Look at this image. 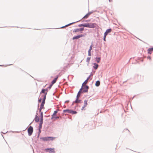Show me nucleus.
<instances>
[{
	"instance_id": "1",
	"label": "nucleus",
	"mask_w": 153,
	"mask_h": 153,
	"mask_svg": "<svg viewBox=\"0 0 153 153\" xmlns=\"http://www.w3.org/2000/svg\"><path fill=\"white\" fill-rule=\"evenodd\" d=\"M56 137H42L40 138V139L44 141H53L55 139Z\"/></svg>"
},
{
	"instance_id": "2",
	"label": "nucleus",
	"mask_w": 153,
	"mask_h": 153,
	"mask_svg": "<svg viewBox=\"0 0 153 153\" xmlns=\"http://www.w3.org/2000/svg\"><path fill=\"white\" fill-rule=\"evenodd\" d=\"M96 24L94 23H88L85 24V27L91 28H94L96 27Z\"/></svg>"
},
{
	"instance_id": "3",
	"label": "nucleus",
	"mask_w": 153,
	"mask_h": 153,
	"mask_svg": "<svg viewBox=\"0 0 153 153\" xmlns=\"http://www.w3.org/2000/svg\"><path fill=\"white\" fill-rule=\"evenodd\" d=\"M46 99V95H45L44 97V98L41 104L40 108V111H41V110L44 108V105L45 103V101Z\"/></svg>"
},
{
	"instance_id": "4",
	"label": "nucleus",
	"mask_w": 153,
	"mask_h": 153,
	"mask_svg": "<svg viewBox=\"0 0 153 153\" xmlns=\"http://www.w3.org/2000/svg\"><path fill=\"white\" fill-rule=\"evenodd\" d=\"M33 131V128L32 127L30 126L27 129V132L28 135L30 136L32 134Z\"/></svg>"
},
{
	"instance_id": "5",
	"label": "nucleus",
	"mask_w": 153,
	"mask_h": 153,
	"mask_svg": "<svg viewBox=\"0 0 153 153\" xmlns=\"http://www.w3.org/2000/svg\"><path fill=\"white\" fill-rule=\"evenodd\" d=\"M45 151L49 153H55V151L54 148L46 149Z\"/></svg>"
},
{
	"instance_id": "6",
	"label": "nucleus",
	"mask_w": 153,
	"mask_h": 153,
	"mask_svg": "<svg viewBox=\"0 0 153 153\" xmlns=\"http://www.w3.org/2000/svg\"><path fill=\"white\" fill-rule=\"evenodd\" d=\"M64 112L65 113L67 112L68 113H71L72 114H76L77 113V112L76 111L70 110L68 109L64 110Z\"/></svg>"
},
{
	"instance_id": "7",
	"label": "nucleus",
	"mask_w": 153,
	"mask_h": 153,
	"mask_svg": "<svg viewBox=\"0 0 153 153\" xmlns=\"http://www.w3.org/2000/svg\"><path fill=\"white\" fill-rule=\"evenodd\" d=\"M84 36V35H82V34H81V35H78V36H74V37H73V38L72 39L73 40L76 39H79V38H80V37H83Z\"/></svg>"
},
{
	"instance_id": "8",
	"label": "nucleus",
	"mask_w": 153,
	"mask_h": 153,
	"mask_svg": "<svg viewBox=\"0 0 153 153\" xmlns=\"http://www.w3.org/2000/svg\"><path fill=\"white\" fill-rule=\"evenodd\" d=\"M87 102H88V100H85L84 101V106L83 107H82V110L85 109V108L86 106L88 105Z\"/></svg>"
},
{
	"instance_id": "9",
	"label": "nucleus",
	"mask_w": 153,
	"mask_h": 153,
	"mask_svg": "<svg viewBox=\"0 0 153 153\" xmlns=\"http://www.w3.org/2000/svg\"><path fill=\"white\" fill-rule=\"evenodd\" d=\"M153 51V48H149L147 50L148 53L150 54H152Z\"/></svg>"
},
{
	"instance_id": "10",
	"label": "nucleus",
	"mask_w": 153,
	"mask_h": 153,
	"mask_svg": "<svg viewBox=\"0 0 153 153\" xmlns=\"http://www.w3.org/2000/svg\"><path fill=\"white\" fill-rule=\"evenodd\" d=\"M82 88L80 89L79 91V92L77 94V96H76V98H79V97H80V94L82 92Z\"/></svg>"
},
{
	"instance_id": "11",
	"label": "nucleus",
	"mask_w": 153,
	"mask_h": 153,
	"mask_svg": "<svg viewBox=\"0 0 153 153\" xmlns=\"http://www.w3.org/2000/svg\"><path fill=\"white\" fill-rule=\"evenodd\" d=\"M48 89H42V90L41 93L43 94H45V95H46L47 94V92H48Z\"/></svg>"
},
{
	"instance_id": "12",
	"label": "nucleus",
	"mask_w": 153,
	"mask_h": 153,
	"mask_svg": "<svg viewBox=\"0 0 153 153\" xmlns=\"http://www.w3.org/2000/svg\"><path fill=\"white\" fill-rule=\"evenodd\" d=\"M91 76V75H90L87 78V79H86V80L83 83L82 85V86H83L84 85H85V84H87V83L89 79H90V77Z\"/></svg>"
},
{
	"instance_id": "13",
	"label": "nucleus",
	"mask_w": 153,
	"mask_h": 153,
	"mask_svg": "<svg viewBox=\"0 0 153 153\" xmlns=\"http://www.w3.org/2000/svg\"><path fill=\"white\" fill-rule=\"evenodd\" d=\"M111 29H107L106 30V32L105 33L104 35H105V36H107V35L108 33H109L111 32Z\"/></svg>"
},
{
	"instance_id": "14",
	"label": "nucleus",
	"mask_w": 153,
	"mask_h": 153,
	"mask_svg": "<svg viewBox=\"0 0 153 153\" xmlns=\"http://www.w3.org/2000/svg\"><path fill=\"white\" fill-rule=\"evenodd\" d=\"M88 86H86L85 87H84L83 88V89H84V90H83L82 91V92H87L88 91Z\"/></svg>"
},
{
	"instance_id": "15",
	"label": "nucleus",
	"mask_w": 153,
	"mask_h": 153,
	"mask_svg": "<svg viewBox=\"0 0 153 153\" xmlns=\"http://www.w3.org/2000/svg\"><path fill=\"white\" fill-rule=\"evenodd\" d=\"M58 76H56V78H55V79L53 80V81H52V82H51V84H52V85H53L55 83H56L57 79L58 78Z\"/></svg>"
},
{
	"instance_id": "16",
	"label": "nucleus",
	"mask_w": 153,
	"mask_h": 153,
	"mask_svg": "<svg viewBox=\"0 0 153 153\" xmlns=\"http://www.w3.org/2000/svg\"><path fill=\"white\" fill-rule=\"evenodd\" d=\"M91 14V13H87L86 15L85 16H84L82 19H87V18Z\"/></svg>"
},
{
	"instance_id": "17",
	"label": "nucleus",
	"mask_w": 153,
	"mask_h": 153,
	"mask_svg": "<svg viewBox=\"0 0 153 153\" xmlns=\"http://www.w3.org/2000/svg\"><path fill=\"white\" fill-rule=\"evenodd\" d=\"M94 66H93L94 68V69H97L98 67V65L96 63H94Z\"/></svg>"
},
{
	"instance_id": "18",
	"label": "nucleus",
	"mask_w": 153,
	"mask_h": 153,
	"mask_svg": "<svg viewBox=\"0 0 153 153\" xmlns=\"http://www.w3.org/2000/svg\"><path fill=\"white\" fill-rule=\"evenodd\" d=\"M100 82L99 81H96L95 83V85L97 86H98L100 85Z\"/></svg>"
},
{
	"instance_id": "19",
	"label": "nucleus",
	"mask_w": 153,
	"mask_h": 153,
	"mask_svg": "<svg viewBox=\"0 0 153 153\" xmlns=\"http://www.w3.org/2000/svg\"><path fill=\"white\" fill-rule=\"evenodd\" d=\"M39 117L36 115L35 117V121L36 122H38L39 121Z\"/></svg>"
},
{
	"instance_id": "20",
	"label": "nucleus",
	"mask_w": 153,
	"mask_h": 153,
	"mask_svg": "<svg viewBox=\"0 0 153 153\" xmlns=\"http://www.w3.org/2000/svg\"><path fill=\"white\" fill-rule=\"evenodd\" d=\"M81 100L79 99V98H76L75 101V102L78 103L80 102Z\"/></svg>"
},
{
	"instance_id": "21",
	"label": "nucleus",
	"mask_w": 153,
	"mask_h": 153,
	"mask_svg": "<svg viewBox=\"0 0 153 153\" xmlns=\"http://www.w3.org/2000/svg\"><path fill=\"white\" fill-rule=\"evenodd\" d=\"M57 111H54V113L53 114V115L52 117V119H53L54 117V116L57 113Z\"/></svg>"
},
{
	"instance_id": "22",
	"label": "nucleus",
	"mask_w": 153,
	"mask_h": 153,
	"mask_svg": "<svg viewBox=\"0 0 153 153\" xmlns=\"http://www.w3.org/2000/svg\"><path fill=\"white\" fill-rule=\"evenodd\" d=\"M43 123V118H41V119L40 121L39 125H42Z\"/></svg>"
},
{
	"instance_id": "23",
	"label": "nucleus",
	"mask_w": 153,
	"mask_h": 153,
	"mask_svg": "<svg viewBox=\"0 0 153 153\" xmlns=\"http://www.w3.org/2000/svg\"><path fill=\"white\" fill-rule=\"evenodd\" d=\"M96 60L97 62L98 63H99L100 62V58H96Z\"/></svg>"
},
{
	"instance_id": "24",
	"label": "nucleus",
	"mask_w": 153,
	"mask_h": 153,
	"mask_svg": "<svg viewBox=\"0 0 153 153\" xmlns=\"http://www.w3.org/2000/svg\"><path fill=\"white\" fill-rule=\"evenodd\" d=\"M79 29H77L74 30L73 32L76 33V32H79Z\"/></svg>"
},
{
	"instance_id": "25",
	"label": "nucleus",
	"mask_w": 153,
	"mask_h": 153,
	"mask_svg": "<svg viewBox=\"0 0 153 153\" xmlns=\"http://www.w3.org/2000/svg\"><path fill=\"white\" fill-rule=\"evenodd\" d=\"M79 27H85V24H81L79 25Z\"/></svg>"
},
{
	"instance_id": "26",
	"label": "nucleus",
	"mask_w": 153,
	"mask_h": 153,
	"mask_svg": "<svg viewBox=\"0 0 153 153\" xmlns=\"http://www.w3.org/2000/svg\"><path fill=\"white\" fill-rule=\"evenodd\" d=\"M90 57H88L87 59V61L88 62H89L90 60Z\"/></svg>"
},
{
	"instance_id": "27",
	"label": "nucleus",
	"mask_w": 153,
	"mask_h": 153,
	"mask_svg": "<svg viewBox=\"0 0 153 153\" xmlns=\"http://www.w3.org/2000/svg\"><path fill=\"white\" fill-rule=\"evenodd\" d=\"M92 49V45H91L90 47V48L89 50V51H90L91 52V50Z\"/></svg>"
},
{
	"instance_id": "28",
	"label": "nucleus",
	"mask_w": 153,
	"mask_h": 153,
	"mask_svg": "<svg viewBox=\"0 0 153 153\" xmlns=\"http://www.w3.org/2000/svg\"><path fill=\"white\" fill-rule=\"evenodd\" d=\"M41 118H43V115L42 112L41 113Z\"/></svg>"
},
{
	"instance_id": "29",
	"label": "nucleus",
	"mask_w": 153,
	"mask_h": 153,
	"mask_svg": "<svg viewBox=\"0 0 153 153\" xmlns=\"http://www.w3.org/2000/svg\"><path fill=\"white\" fill-rule=\"evenodd\" d=\"M79 31H83L84 30V29L83 28H79Z\"/></svg>"
},
{
	"instance_id": "30",
	"label": "nucleus",
	"mask_w": 153,
	"mask_h": 153,
	"mask_svg": "<svg viewBox=\"0 0 153 153\" xmlns=\"http://www.w3.org/2000/svg\"><path fill=\"white\" fill-rule=\"evenodd\" d=\"M42 127V125H39V130H40Z\"/></svg>"
},
{
	"instance_id": "31",
	"label": "nucleus",
	"mask_w": 153,
	"mask_h": 153,
	"mask_svg": "<svg viewBox=\"0 0 153 153\" xmlns=\"http://www.w3.org/2000/svg\"><path fill=\"white\" fill-rule=\"evenodd\" d=\"M106 36H105V35H104V40L105 41V38H106Z\"/></svg>"
},
{
	"instance_id": "32",
	"label": "nucleus",
	"mask_w": 153,
	"mask_h": 153,
	"mask_svg": "<svg viewBox=\"0 0 153 153\" xmlns=\"http://www.w3.org/2000/svg\"><path fill=\"white\" fill-rule=\"evenodd\" d=\"M74 23H70V24H68V25H66L65 26V27H67V26H69V25H71V24H73Z\"/></svg>"
},
{
	"instance_id": "33",
	"label": "nucleus",
	"mask_w": 153,
	"mask_h": 153,
	"mask_svg": "<svg viewBox=\"0 0 153 153\" xmlns=\"http://www.w3.org/2000/svg\"><path fill=\"white\" fill-rule=\"evenodd\" d=\"M88 55L89 56H91V53L90 51H88Z\"/></svg>"
},
{
	"instance_id": "34",
	"label": "nucleus",
	"mask_w": 153,
	"mask_h": 153,
	"mask_svg": "<svg viewBox=\"0 0 153 153\" xmlns=\"http://www.w3.org/2000/svg\"><path fill=\"white\" fill-rule=\"evenodd\" d=\"M52 85V84H51L50 85V86L48 87V88H49V89H50L51 88V87L52 86V85Z\"/></svg>"
},
{
	"instance_id": "35",
	"label": "nucleus",
	"mask_w": 153,
	"mask_h": 153,
	"mask_svg": "<svg viewBox=\"0 0 153 153\" xmlns=\"http://www.w3.org/2000/svg\"><path fill=\"white\" fill-rule=\"evenodd\" d=\"M147 58L150 60L151 59V57L150 56H149Z\"/></svg>"
},
{
	"instance_id": "36",
	"label": "nucleus",
	"mask_w": 153,
	"mask_h": 153,
	"mask_svg": "<svg viewBox=\"0 0 153 153\" xmlns=\"http://www.w3.org/2000/svg\"><path fill=\"white\" fill-rule=\"evenodd\" d=\"M53 118H59V117H55L54 116V117Z\"/></svg>"
},
{
	"instance_id": "37",
	"label": "nucleus",
	"mask_w": 153,
	"mask_h": 153,
	"mask_svg": "<svg viewBox=\"0 0 153 153\" xmlns=\"http://www.w3.org/2000/svg\"><path fill=\"white\" fill-rule=\"evenodd\" d=\"M41 100H42V99H40L39 100V101H40V102H41Z\"/></svg>"
},
{
	"instance_id": "38",
	"label": "nucleus",
	"mask_w": 153,
	"mask_h": 153,
	"mask_svg": "<svg viewBox=\"0 0 153 153\" xmlns=\"http://www.w3.org/2000/svg\"><path fill=\"white\" fill-rule=\"evenodd\" d=\"M39 133H40L41 132V130H39Z\"/></svg>"
},
{
	"instance_id": "39",
	"label": "nucleus",
	"mask_w": 153,
	"mask_h": 153,
	"mask_svg": "<svg viewBox=\"0 0 153 153\" xmlns=\"http://www.w3.org/2000/svg\"><path fill=\"white\" fill-rule=\"evenodd\" d=\"M109 1L110 2L111 0H109Z\"/></svg>"
}]
</instances>
